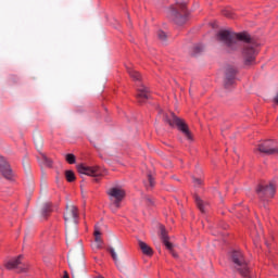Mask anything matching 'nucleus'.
I'll use <instances>...</instances> for the list:
<instances>
[{"instance_id": "obj_1", "label": "nucleus", "mask_w": 278, "mask_h": 278, "mask_svg": "<svg viewBox=\"0 0 278 278\" xmlns=\"http://www.w3.org/2000/svg\"><path fill=\"white\" fill-rule=\"evenodd\" d=\"M216 40L223 45L224 53L229 55L240 51V42H242L241 60L243 68H253L257 64V55H260L262 43L254 39L249 31L236 33L231 29H220L216 34Z\"/></svg>"}, {"instance_id": "obj_2", "label": "nucleus", "mask_w": 278, "mask_h": 278, "mask_svg": "<svg viewBox=\"0 0 278 278\" xmlns=\"http://www.w3.org/2000/svg\"><path fill=\"white\" fill-rule=\"evenodd\" d=\"M189 16L190 12L188 11V4L186 2H176L165 10L167 21H170V23H174V25L178 27L186 25Z\"/></svg>"}, {"instance_id": "obj_3", "label": "nucleus", "mask_w": 278, "mask_h": 278, "mask_svg": "<svg viewBox=\"0 0 278 278\" xmlns=\"http://www.w3.org/2000/svg\"><path fill=\"white\" fill-rule=\"evenodd\" d=\"M164 118L169 127H176V129H178V131H180V134H182V136H185L189 142H194V135H192V131H190V127L188 126V123H186V119L176 116L175 113L165 115Z\"/></svg>"}, {"instance_id": "obj_4", "label": "nucleus", "mask_w": 278, "mask_h": 278, "mask_svg": "<svg viewBox=\"0 0 278 278\" xmlns=\"http://www.w3.org/2000/svg\"><path fill=\"white\" fill-rule=\"evenodd\" d=\"M230 261L232 268L243 278H251V268L249 267V262L244 258V254L240 251H232L230 253Z\"/></svg>"}, {"instance_id": "obj_5", "label": "nucleus", "mask_w": 278, "mask_h": 278, "mask_svg": "<svg viewBox=\"0 0 278 278\" xmlns=\"http://www.w3.org/2000/svg\"><path fill=\"white\" fill-rule=\"evenodd\" d=\"M109 197V210L115 214L121 210L123 205V201H125V197H127V191L123 189V187H112L108 190Z\"/></svg>"}, {"instance_id": "obj_6", "label": "nucleus", "mask_w": 278, "mask_h": 278, "mask_svg": "<svg viewBox=\"0 0 278 278\" xmlns=\"http://www.w3.org/2000/svg\"><path fill=\"white\" fill-rule=\"evenodd\" d=\"M255 191L261 201H271V199H275V194L277 192V182L269 181L267 184H258Z\"/></svg>"}, {"instance_id": "obj_7", "label": "nucleus", "mask_w": 278, "mask_h": 278, "mask_svg": "<svg viewBox=\"0 0 278 278\" xmlns=\"http://www.w3.org/2000/svg\"><path fill=\"white\" fill-rule=\"evenodd\" d=\"M256 152L263 155H278V146L275 140H265L256 146Z\"/></svg>"}, {"instance_id": "obj_8", "label": "nucleus", "mask_w": 278, "mask_h": 278, "mask_svg": "<svg viewBox=\"0 0 278 278\" xmlns=\"http://www.w3.org/2000/svg\"><path fill=\"white\" fill-rule=\"evenodd\" d=\"M159 231H160V238L164 247L167 249V251H169L173 257L177 260V257H179V254L175 252V245L170 242V237L168 236V230H166V226L160 225Z\"/></svg>"}, {"instance_id": "obj_9", "label": "nucleus", "mask_w": 278, "mask_h": 278, "mask_svg": "<svg viewBox=\"0 0 278 278\" xmlns=\"http://www.w3.org/2000/svg\"><path fill=\"white\" fill-rule=\"evenodd\" d=\"M68 266L71 268L73 278H79L83 275H86V264L84 263V261L77 262L75 261V257L70 256Z\"/></svg>"}, {"instance_id": "obj_10", "label": "nucleus", "mask_w": 278, "mask_h": 278, "mask_svg": "<svg viewBox=\"0 0 278 278\" xmlns=\"http://www.w3.org/2000/svg\"><path fill=\"white\" fill-rule=\"evenodd\" d=\"M224 86L225 88H231V86L236 84V75H238V70L233 65H226L224 68Z\"/></svg>"}, {"instance_id": "obj_11", "label": "nucleus", "mask_w": 278, "mask_h": 278, "mask_svg": "<svg viewBox=\"0 0 278 278\" xmlns=\"http://www.w3.org/2000/svg\"><path fill=\"white\" fill-rule=\"evenodd\" d=\"M64 220L66 224L72 223V225H77L79 223V211L75 205H67L64 213Z\"/></svg>"}, {"instance_id": "obj_12", "label": "nucleus", "mask_w": 278, "mask_h": 278, "mask_svg": "<svg viewBox=\"0 0 278 278\" xmlns=\"http://www.w3.org/2000/svg\"><path fill=\"white\" fill-rule=\"evenodd\" d=\"M23 260V255H18L15 258H12L5 263V268L8 270H17V273H25L27 270V265H24L21 261Z\"/></svg>"}, {"instance_id": "obj_13", "label": "nucleus", "mask_w": 278, "mask_h": 278, "mask_svg": "<svg viewBox=\"0 0 278 278\" xmlns=\"http://www.w3.org/2000/svg\"><path fill=\"white\" fill-rule=\"evenodd\" d=\"M104 245L105 242L103 241V235L101 233V229L96 226L93 231V241L91 242V249L92 251H94V253H98V251H101Z\"/></svg>"}, {"instance_id": "obj_14", "label": "nucleus", "mask_w": 278, "mask_h": 278, "mask_svg": "<svg viewBox=\"0 0 278 278\" xmlns=\"http://www.w3.org/2000/svg\"><path fill=\"white\" fill-rule=\"evenodd\" d=\"M136 99L140 105H142L143 103H147V101L151 99V90H149V87L142 84L139 85L137 88Z\"/></svg>"}, {"instance_id": "obj_15", "label": "nucleus", "mask_w": 278, "mask_h": 278, "mask_svg": "<svg viewBox=\"0 0 278 278\" xmlns=\"http://www.w3.org/2000/svg\"><path fill=\"white\" fill-rule=\"evenodd\" d=\"M79 175H88L89 177H99L101 175V167L99 166H86L84 164L77 165Z\"/></svg>"}, {"instance_id": "obj_16", "label": "nucleus", "mask_w": 278, "mask_h": 278, "mask_svg": "<svg viewBox=\"0 0 278 278\" xmlns=\"http://www.w3.org/2000/svg\"><path fill=\"white\" fill-rule=\"evenodd\" d=\"M0 173L5 179H12L14 177L10 163L3 156H0Z\"/></svg>"}, {"instance_id": "obj_17", "label": "nucleus", "mask_w": 278, "mask_h": 278, "mask_svg": "<svg viewBox=\"0 0 278 278\" xmlns=\"http://www.w3.org/2000/svg\"><path fill=\"white\" fill-rule=\"evenodd\" d=\"M251 236L255 243L262 242V240H264V228L261 224L254 227V229L251 231Z\"/></svg>"}, {"instance_id": "obj_18", "label": "nucleus", "mask_w": 278, "mask_h": 278, "mask_svg": "<svg viewBox=\"0 0 278 278\" xmlns=\"http://www.w3.org/2000/svg\"><path fill=\"white\" fill-rule=\"evenodd\" d=\"M138 245L143 255H147V257H153V248L147 244V242L139 240Z\"/></svg>"}, {"instance_id": "obj_19", "label": "nucleus", "mask_w": 278, "mask_h": 278, "mask_svg": "<svg viewBox=\"0 0 278 278\" xmlns=\"http://www.w3.org/2000/svg\"><path fill=\"white\" fill-rule=\"evenodd\" d=\"M127 73L129 77L134 79V81H142V74L140 72L131 68L130 66L126 65Z\"/></svg>"}, {"instance_id": "obj_20", "label": "nucleus", "mask_w": 278, "mask_h": 278, "mask_svg": "<svg viewBox=\"0 0 278 278\" xmlns=\"http://www.w3.org/2000/svg\"><path fill=\"white\" fill-rule=\"evenodd\" d=\"M195 204L200 212L202 214H205V202H203V200H201L199 195H195Z\"/></svg>"}, {"instance_id": "obj_21", "label": "nucleus", "mask_w": 278, "mask_h": 278, "mask_svg": "<svg viewBox=\"0 0 278 278\" xmlns=\"http://www.w3.org/2000/svg\"><path fill=\"white\" fill-rule=\"evenodd\" d=\"M106 252L111 255L113 262L118 264V255L116 254V250L112 247L106 248Z\"/></svg>"}, {"instance_id": "obj_22", "label": "nucleus", "mask_w": 278, "mask_h": 278, "mask_svg": "<svg viewBox=\"0 0 278 278\" xmlns=\"http://www.w3.org/2000/svg\"><path fill=\"white\" fill-rule=\"evenodd\" d=\"M65 178H66V181H68L70 184H73V181H75L76 179L75 172L71 169L65 170Z\"/></svg>"}, {"instance_id": "obj_23", "label": "nucleus", "mask_w": 278, "mask_h": 278, "mask_svg": "<svg viewBox=\"0 0 278 278\" xmlns=\"http://www.w3.org/2000/svg\"><path fill=\"white\" fill-rule=\"evenodd\" d=\"M199 53H203V46L202 45H195L192 48V55H199Z\"/></svg>"}, {"instance_id": "obj_24", "label": "nucleus", "mask_w": 278, "mask_h": 278, "mask_svg": "<svg viewBox=\"0 0 278 278\" xmlns=\"http://www.w3.org/2000/svg\"><path fill=\"white\" fill-rule=\"evenodd\" d=\"M222 14L223 16H226V18H236V13L230 10H223Z\"/></svg>"}, {"instance_id": "obj_25", "label": "nucleus", "mask_w": 278, "mask_h": 278, "mask_svg": "<svg viewBox=\"0 0 278 278\" xmlns=\"http://www.w3.org/2000/svg\"><path fill=\"white\" fill-rule=\"evenodd\" d=\"M65 160H66L67 164H75V162H76L75 154H71V153L66 154Z\"/></svg>"}, {"instance_id": "obj_26", "label": "nucleus", "mask_w": 278, "mask_h": 278, "mask_svg": "<svg viewBox=\"0 0 278 278\" xmlns=\"http://www.w3.org/2000/svg\"><path fill=\"white\" fill-rule=\"evenodd\" d=\"M148 181L150 188H153V186H155V178L153 177V174H148Z\"/></svg>"}, {"instance_id": "obj_27", "label": "nucleus", "mask_w": 278, "mask_h": 278, "mask_svg": "<svg viewBox=\"0 0 278 278\" xmlns=\"http://www.w3.org/2000/svg\"><path fill=\"white\" fill-rule=\"evenodd\" d=\"M47 214H51V205L46 204L42 208V215L47 216Z\"/></svg>"}, {"instance_id": "obj_28", "label": "nucleus", "mask_w": 278, "mask_h": 278, "mask_svg": "<svg viewBox=\"0 0 278 278\" xmlns=\"http://www.w3.org/2000/svg\"><path fill=\"white\" fill-rule=\"evenodd\" d=\"M203 184V179L202 178H193V186L195 188H200V186Z\"/></svg>"}, {"instance_id": "obj_29", "label": "nucleus", "mask_w": 278, "mask_h": 278, "mask_svg": "<svg viewBox=\"0 0 278 278\" xmlns=\"http://www.w3.org/2000/svg\"><path fill=\"white\" fill-rule=\"evenodd\" d=\"M157 37H159L160 40L164 41V40H166L167 35H166V33H164L163 30H160V31L157 33Z\"/></svg>"}, {"instance_id": "obj_30", "label": "nucleus", "mask_w": 278, "mask_h": 278, "mask_svg": "<svg viewBox=\"0 0 278 278\" xmlns=\"http://www.w3.org/2000/svg\"><path fill=\"white\" fill-rule=\"evenodd\" d=\"M43 160L48 166H53V161L49 160L47 156H43Z\"/></svg>"}, {"instance_id": "obj_31", "label": "nucleus", "mask_w": 278, "mask_h": 278, "mask_svg": "<svg viewBox=\"0 0 278 278\" xmlns=\"http://www.w3.org/2000/svg\"><path fill=\"white\" fill-rule=\"evenodd\" d=\"M93 147H94V149H97L98 151H100V147H99V144H97V143H93Z\"/></svg>"}, {"instance_id": "obj_32", "label": "nucleus", "mask_w": 278, "mask_h": 278, "mask_svg": "<svg viewBox=\"0 0 278 278\" xmlns=\"http://www.w3.org/2000/svg\"><path fill=\"white\" fill-rule=\"evenodd\" d=\"M148 203H150L151 205L153 204V200H151L150 198L147 199Z\"/></svg>"}, {"instance_id": "obj_33", "label": "nucleus", "mask_w": 278, "mask_h": 278, "mask_svg": "<svg viewBox=\"0 0 278 278\" xmlns=\"http://www.w3.org/2000/svg\"><path fill=\"white\" fill-rule=\"evenodd\" d=\"M97 278H103V276H98Z\"/></svg>"}]
</instances>
